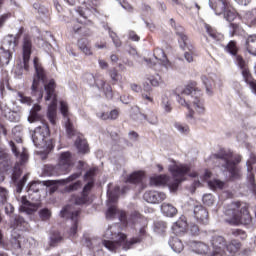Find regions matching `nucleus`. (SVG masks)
Segmentation results:
<instances>
[{"label": "nucleus", "mask_w": 256, "mask_h": 256, "mask_svg": "<svg viewBox=\"0 0 256 256\" xmlns=\"http://www.w3.org/2000/svg\"><path fill=\"white\" fill-rule=\"evenodd\" d=\"M117 199H119V186H116L114 192L108 190V210L106 212L107 219H113L115 215H118L119 220L125 227H133L137 231H139V236L127 240V235L121 233L119 231V226L114 224L109 226L108 229L104 232V239L102 245H104L108 251L115 252L119 247H122L124 251H129V249H133V245H137V243H141L143 241V237L147 235V219L141 216V214L132 215L129 220H127V214L123 211L117 210L113 203H117Z\"/></svg>", "instance_id": "obj_1"}, {"label": "nucleus", "mask_w": 256, "mask_h": 256, "mask_svg": "<svg viewBox=\"0 0 256 256\" xmlns=\"http://www.w3.org/2000/svg\"><path fill=\"white\" fill-rule=\"evenodd\" d=\"M231 234L233 235V237H238L239 239H247V234L245 233V231L241 230V229H233L231 231Z\"/></svg>", "instance_id": "obj_52"}, {"label": "nucleus", "mask_w": 256, "mask_h": 256, "mask_svg": "<svg viewBox=\"0 0 256 256\" xmlns=\"http://www.w3.org/2000/svg\"><path fill=\"white\" fill-rule=\"evenodd\" d=\"M143 199L147 203H152V204L162 203V201H165L167 199V194H165V192H159V191H147L144 193Z\"/></svg>", "instance_id": "obj_18"}, {"label": "nucleus", "mask_w": 256, "mask_h": 256, "mask_svg": "<svg viewBox=\"0 0 256 256\" xmlns=\"http://www.w3.org/2000/svg\"><path fill=\"white\" fill-rule=\"evenodd\" d=\"M20 211L22 213H27V215H32V213H35L37 209H39V202L31 203L27 200V197L21 198V205H20Z\"/></svg>", "instance_id": "obj_22"}, {"label": "nucleus", "mask_w": 256, "mask_h": 256, "mask_svg": "<svg viewBox=\"0 0 256 256\" xmlns=\"http://www.w3.org/2000/svg\"><path fill=\"white\" fill-rule=\"evenodd\" d=\"M33 53V42L29 36L24 37L22 42V59L23 61L16 65L14 69V75L16 79H21L23 77V69L29 70V61L31 59V54Z\"/></svg>", "instance_id": "obj_9"}, {"label": "nucleus", "mask_w": 256, "mask_h": 256, "mask_svg": "<svg viewBox=\"0 0 256 256\" xmlns=\"http://www.w3.org/2000/svg\"><path fill=\"white\" fill-rule=\"evenodd\" d=\"M0 117H5L8 119V121H11L12 123H19L21 121V114L17 111H11L4 109V114L0 115Z\"/></svg>", "instance_id": "obj_32"}, {"label": "nucleus", "mask_w": 256, "mask_h": 256, "mask_svg": "<svg viewBox=\"0 0 256 256\" xmlns=\"http://www.w3.org/2000/svg\"><path fill=\"white\" fill-rule=\"evenodd\" d=\"M15 37L12 35L4 38L2 47L0 48V66L9 65L13 54L10 49H15Z\"/></svg>", "instance_id": "obj_10"}, {"label": "nucleus", "mask_w": 256, "mask_h": 256, "mask_svg": "<svg viewBox=\"0 0 256 256\" xmlns=\"http://www.w3.org/2000/svg\"><path fill=\"white\" fill-rule=\"evenodd\" d=\"M60 111L64 117L66 132L68 133L69 137H72V135L74 134L73 124L71 123V120L69 119V106L66 104L65 101L60 102Z\"/></svg>", "instance_id": "obj_19"}, {"label": "nucleus", "mask_w": 256, "mask_h": 256, "mask_svg": "<svg viewBox=\"0 0 256 256\" xmlns=\"http://www.w3.org/2000/svg\"><path fill=\"white\" fill-rule=\"evenodd\" d=\"M45 187V185L41 182H33L30 184L28 188V195L29 199L32 201H39L41 199V194H39V191Z\"/></svg>", "instance_id": "obj_23"}, {"label": "nucleus", "mask_w": 256, "mask_h": 256, "mask_svg": "<svg viewBox=\"0 0 256 256\" xmlns=\"http://www.w3.org/2000/svg\"><path fill=\"white\" fill-rule=\"evenodd\" d=\"M161 212L165 217H175L177 215V208L170 203H163L161 205Z\"/></svg>", "instance_id": "obj_29"}, {"label": "nucleus", "mask_w": 256, "mask_h": 256, "mask_svg": "<svg viewBox=\"0 0 256 256\" xmlns=\"http://www.w3.org/2000/svg\"><path fill=\"white\" fill-rule=\"evenodd\" d=\"M202 83L206 89L207 95L210 97L213 96V89L217 87V85H221V80L215 74H209L207 76H202Z\"/></svg>", "instance_id": "obj_15"}, {"label": "nucleus", "mask_w": 256, "mask_h": 256, "mask_svg": "<svg viewBox=\"0 0 256 256\" xmlns=\"http://www.w3.org/2000/svg\"><path fill=\"white\" fill-rule=\"evenodd\" d=\"M18 96H19L20 103H24L25 105H32L33 104V100L31 99V97L24 96L21 93H19Z\"/></svg>", "instance_id": "obj_57"}, {"label": "nucleus", "mask_w": 256, "mask_h": 256, "mask_svg": "<svg viewBox=\"0 0 256 256\" xmlns=\"http://www.w3.org/2000/svg\"><path fill=\"white\" fill-rule=\"evenodd\" d=\"M206 33L213 39V41H221L223 39V34L218 33L217 30L213 29L209 24L204 25Z\"/></svg>", "instance_id": "obj_36"}, {"label": "nucleus", "mask_w": 256, "mask_h": 256, "mask_svg": "<svg viewBox=\"0 0 256 256\" xmlns=\"http://www.w3.org/2000/svg\"><path fill=\"white\" fill-rule=\"evenodd\" d=\"M44 173L45 175H48V177L51 176H59V175H65V173L61 170L59 167V164L56 166L53 165H46L44 167Z\"/></svg>", "instance_id": "obj_30"}, {"label": "nucleus", "mask_w": 256, "mask_h": 256, "mask_svg": "<svg viewBox=\"0 0 256 256\" xmlns=\"http://www.w3.org/2000/svg\"><path fill=\"white\" fill-rule=\"evenodd\" d=\"M149 67H155V65H163V67H169V60L165 55V51L161 48H156L154 50L153 58L146 60Z\"/></svg>", "instance_id": "obj_14"}, {"label": "nucleus", "mask_w": 256, "mask_h": 256, "mask_svg": "<svg viewBox=\"0 0 256 256\" xmlns=\"http://www.w3.org/2000/svg\"><path fill=\"white\" fill-rule=\"evenodd\" d=\"M241 249V242L237 240H232L229 244L226 242L225 254L226 256L235 255L237 251Z\"/></svg>", "instance_id": "obj_28"}, {"label": "nucleus", "mask_w": 256, "mask_h": 256, "mask_svg": "<svg viewBox=\"0 0 256 256\" xmlns=\"http://www.w3.org/2000/svg\"><path fill=\"white\" fill-rule=\"evenodd\" d=\"M202 201H203L204 205H207V207H211V205H213V203H215V198H213V194H205L202 197Z\"/></svg>", "instance_id": "obj_50"}, {"label": "nucleus", "mask_w": 256, "mask_h": 256, "mask_svg": "<svg viewBox=\"0 0 256 256\" xmlns=\"http://www.w3.org/2000/svg\"><path fill=\"white\" fill-rule=\"evenodd\" d=\"M165 229H167V223L164 221H157L154 224V231L156 233H165Z\"/></svg>", "instance_id": "obj_47"}, {"label": "nucleus", "mask_w": 256, "mask_h": 256, "mask_svg": "<svg viewBox=\"0 0 256 256\" xmlns=\"http://www.w3.org/2000/svg\"><path fill=\"white\" fill-rule=\"evenodd\" d=\"M256 163V155L254 153L250 154V158L246 162L247 165V179L249 180L251 185H255V175L253 174V166Z\"/></svg>", "instance_id": "obj_26"}, {"label": "nucleus", "mask_w": 256, "mask_h": 256, "mask_svg": "<svg viewBox=\"0 0 256 256\" xmlns=\"http://www.w3.org/2000/svg\"><path fill=\"white\" fill-rule=\"evenodd\" d=\"M109 35H110V38L112 39L115 47H121V40L119 39L117 34L110 30L109 31Z\"/></svg>", "instance_id": "obj_55"}, {"label": "nucleus", "mask_w": 256, "mask_h": 256, "mask_svg": "<svg viewBox=\"0 0 256 256\" xmlns=\"http://www.w3.org/2000/svg\"><path fill=\"white\" fill-rule=\"evenodd\" d=\"M225 221L229 225H251L253 218L249 213V205L243 202H232L225 211Z\"/></svg>", "instance_id": "obj_6"}, {"label": "nucleus", "mask_w": 256, "mask_h": 256, "mask_svg": "<svg viewBox=\"0 0 256 256\" xmlns=\"http://www.w3.org/2000/svg\"><path fill=\"white\" fill-rule=\"evenodd\" d=\"M75 145L80 153H89V145L87 144V140L78 137L75 141Z\"/></svg>", "instance_id": "obj_37"}, {"label": "nucleus", "mask_w": 256, "mask_h": 256, "mask_svg": "<svg viewBox=\"0 0 256 256\" xmlns=\"http://www.w3.org/2000/svg\"><path fill=\"white\" fill-rule=\"evenodd\" d=\"M208 186L213 191H217V189H223V187H225V182L218 179H214V180L208 181Z\"/></svg>", "instance_id": "obj_40"}, {"label": "nucleus", "mask_w": 256, "mask_h": 256, "mask_svg": "<svg viewBox=\"0 0 256 256\" xmlns=\"http://www.w3.org/2000/svg\"><path fill=\"white\" fill-rule=\"evenodd\" d=\"M4 205H5L4 209H5L6 215H11V213L15 211V208L10 203L6 202Z\"/></svg>", "instance_id": "obj_60"}, {"label": "nucleus", "mask_w": 256, "mask_h": 256, "mask_svg": "<svg viewBox=\"0 0 256 256\" xmlns=\"http://www.w3.org/2000/svg\"><path fill=\"white\" fill-rule=\"evenodd\" d=\"M12 16L13 14H11V12H7L0 15V29H3L7 21H9V19H11Z\"/></svg>", "instance_id": "obj_51"}, {"label": "nucleus", "mask_w": 256, "mask_h": 256, "mask_svg": "<svg viewBox=\"0 0 256 256\" xmlns=\"http://www.w3.org/2000/svg\"><path fill=\"white\" fill-rule=\"evenodd\" d=\"M99 89H103L106 97H108V99H111V97H113V94L111 93V86H107L105 88V81H101L99 84H97Z\"/></svg>", "instance_id": "obj_49"}, {"label": "nucleus", "mask_w": 256, "mask_h": 256, "mask_svg": "<svg viewBox=\"0 0 256 256\" xmlns=\"http://www.w3.org/2000/svg\"><path fill=\"white\" fill-rule=\"evenodd\" d=\"M15 239V241H17L14 244V249H31V246L35 243V240H33V238L30 239H25L23 238L21 235L14 236L12 235Z\"/></svg>", "instance_id": "obj_25"}, {"label": "nucleus", "mask_w": 256, "mask_h": 256, "mask_svg": "<svg viewBox=\"0 0 256 256\" xmlns=\"http://www.w3.org/2000/svg\"><path fill=\"white\" fill-rule=\"evenodd\" d=\"M81 187H82L81 181H77L67 186L64 191L65 193H73V191H78V189H81Z\"/></svg>", "instance_id": "obj_48"}, {"label": "nucleus", "mask_w": 256, "mask_h": 256, "mask_svg": "<svg viewBox=\"0 0 256 256\" xmlns=\"http://www.w3.org/2000/svg\"><path fill=\"white\" fill-rule=\"evenodd\" d=\"M78 49L84 53V55H93V51L91 50V45L89 44V40L80 39L78 41Z\"/></svg>", "instance_id": "obj_35"}, {"label": "nucleus", "mask_w": 256, "mask_h": 256, "mask_svg": "<svg viewBox=\"0 0 256 256\" xmlns=\"http://www.w3.org/2000/svg\"><path fill=\"white\" fill-rule=\"evenodd\" d=\"M71 165H73V155L71 152L66 151L62 152L58 159L59 168L65 173H69V169H71Z\"/></svg>", "instance_id": "obj_17"}, {"label": "nucleus", "mask_w": 256, "mask_h": 256, "mask_svg": "<svg viewBox=\"0 0 256 256\" xmlns=\"http://www.w3.org/2000/svg\"><path fill=\"white\" fill-rule=\"evenodd\" d=\"M246 49L250 55L256 56V34L249 35L246 38Z\"/></svg>", "instance_id": "obj_31"}, {"label": "nucleus", "mask_w": 256, "mask_h": 256, "mask_svg": "<svg viewBox=\"0 0 256 256\" xmlns=\"http://www.w3.org/2000/svg\"><path fill=\"white\" fill-rule=\"evenodd\" d=\"M108 75H109L110 79L112 81H114V83H117L119 81V72H117V70H115V69L109 70Z\"/></svg>", "instance_id": "obj_58"}, {"label": "nucleus", "mask_w": 256, "mask_h": 256, "mask_svg": "<svg viewBox=\"0 0 256 256\" xmlns=\"http://www.w3.org/2000/svg\"><path fill=\"white\" fill-rule=\"evenodd\" d=\"M211 246L209 256L225 255V249L227 248V240L223 236H213L211 239Z\"/></svg>", "instance_id": "obj_13"}, {"label": "nucleus", "mask_w": 256, "mask_h": 256, "mask_svg": "<svg viewBox=\"0 0 256 256\" xmlns=\"http://www.w3.org/2000/svg\"><path fill=\"white\" fill-rule=\"evenodd\" d=\"M140 117H143V119H147L148 123H150V125H157V123H159V120L157 119V115H155V113L150 112L148 115L145 114H139Z\"/></svg>", "instance_id": "obj_44"}, {"label": "nucleus", "mask_w": 256, "mask_h": 256, "mask_svg": "<svg viewBox=\"0 0 256 256\" xmlns=\"http://www.w3.org/2000/svg\"><path fill=\"white\" fill-rule=\"evenodd\" d=\"M38 215L41 221H49V219H51L52 213L50 209L42 208L39 210Z\"/></svg>", "instance_id": "obj_42"}, {"label": "nucleus", "mask_w": 256, "mask_h": 256, "mask_svg": "<svg viewBox=\"0 0 256 256\" xmlns=\"http://www.w3.org/2000/svg\"><path fill=\"white\" fill-rule=\"evenodd\" d=\"M174 129H176L178 133H181V135H187L189 133V126L181 122H175Z\"/></svg>", "instance_id": "obj_41"}, {"label": "nucleus", "mask_w": 256, "mask_h": 256, "mask_svg": "<svg viewBox=\"0 0 256 256\" xmlns=\"http://www.w3.org/2000/svg\"><path fill=\"white\" fill-rule=\"evenodd\" d=\"M194 219L197 223L207 225L209 223V212L202 205L194 207Z\"/></svg>", "instance_id": "obj_21"}, {"label": "nucleus", "mask_w": 256, "mask_h": 256, "mask_svg": "<svg viewBox=\"0 0 256 256\" xmlns=\"http://www.w3.org/2000/svg\"><path fill=\"white\" fill-rule=\"evenodd\" d=\"M189 245L194 253H197L198 255H208L209 256L210 248H209V246H207V244H205L203 242L190 241Z\"/></svg>", "instance_id": "obj_24"}, {"label": "nucleus", "mask_w": 256, "mask_h": 256, "mask_svg": "<svg viewBox=\"0 0 256 256\" xmlns=\"http://www.w3.org/2000/svg\"><path fill=\"white\" fill-rule=\"evenodd\" d=\"M176 101L183 107H187V119L190 123H195L193 115L196 113H205V104L201 99V92L197 91V82H191L186 85L180 94L176 95ZM194 110V111H193Z\"/></svg>", "instance_id": "obj_3"}, {"label": "nucleus", "mask_w": 256, "mask_h": 256, "mask_svg": "<svg viewBox=\"0 0 256 256\" xmlns=\"http://www.w3.org/2000/svg\"><path fill=\"white\" fill-rule=\"evenodd\" d=\"M169 246L171 247L172 251L175 253H181L183 251V242L179 240L176 236L170 238L169 240Z\"/></svg>", "instance_id": "obj_34"}, {"label": "nucleus", "mask_w": 256, "mask_h": 256, "mask_svg": "<svg viewBox=\"0 0 256 256\" xmlns=\"http://www.w3.org/2000/svg\"><path fill=\"white\" fill-rule=\"evenodd\" d=\"M162 106L166 113H171V102L167 96L162 97Z\"/></svg>", "instance_id": "obj_53"}, {"label": "nucleus", "mask_w": 256, "mask_h": 256, "mask_svg": "<svg viewBox=\"0 0 256 256\" xmlns=\"http://www.w3.org/2000/svg\"><path fill=\"white\" fill-rule=\"evenodd\" d=\"M246 21L250 27H256V8L248 11L245 15Z\"/></svg>", "instance_id": "obj_39"}, {"label": "nucleus", "mask_w": 256, "mask_h": 256, "mask_svg": "<svg viewBox=\"0 0 256 256\" xmlns=\"http://www.w3.org/2000/svg\"><path fill=\"white\" fill-rule=\"evenodd\" d=\"M229 0H209V6L215 15H223L226 9H229Z\"/></svg>", "instance_id": "obj_20"}, {"label": "nucleus", "mask_w": 256, "mask_h": 256, "mask_svg": "<svg viewBox=\"0 0 256 256\" xmlns=\"http://www.w3.org/2000/svg\"><path fill=\"white\" fill-rule=\"evenodd\" d=\"M39 111H41V105L35 104L30 110V115L28 117L29 123H35V121H39V119H41Z\"/></svg>", "instance_id": "obj_33"}, {"label": "nucleus", "mask_w": 256, "mask_h": 256, "mask_svg": "<svg viewBox=\"0 0 256 256\" xmlns=\"http://www.w3.org/2000/svg\"><path fill=\"white\" fill-rule=\"evenodd\" d=\"M143 177H145V172H134L127 178L126 183H141V181H143Z\"/></svg>", "instance_id": "obj_38"}, {"label": "nucleus", "mask_w": 256, "mask_h": 256, "mask_svg": "<svg viewBox=\"0 0 256 256\" xmlns=\"http://www.w3.org/2000/svg\"><path fill=\"white\" fill-rule=\"evenodd\" d=\"M171 25L174 27L176 31V35L178 36V43L180 49L182 51H193V45L191 44V40H189V37L185 34V29L181 25H177L175 23V20H170Z\"/></svg>", "instance_id": "obj_12"}, {"label": "nucleus", "mask_w": 256, "mask_h": 256, "mask_svg": "<svg viewBox=\"0 0 256 256\" xmlns=\"http://www.w3.org/2000/svg\"><path fill=\"white\" fill-rule=\"evenodd\" d=\"M95 173H97V168H91L86 172L84 179L88 181V183L84 186L81 196L75 199L76 205H85V203L89 202V192L93 187V177H95Z\"/></svg>", "instance_id": "obj_11"}, {"label": "nucleus", "mask_w": 256, "mask_h": 256, "mask_svg": "<svg viewBox=\"0 0 256 256\" xmlns=\"http://www.w3.org/2000/svg\"><path fill=\"white\" fill-rule=\"evenodd\" d=\"M108 113H109L110 120H115V119H117V117H119V111H117V110H112Z\"/></svg>", "instance_id": "obj_64"}, {"label": "nucleus", "mask_w": 256, "mask_h": 256, "mask_svg": "<svg viewBox=\"0 0 256 256\" xmlns=\"http://www.w3.org/2000/svg\"><path fill=\"white\" fill-rule=\"evenodd\" d=\"M22 131L23 128L21 126H15L12 129V134L14 135V137H16V143L14 141H10V147L12 153L18 159V163L14 167V179H17L19 175H21V168H19V164L25 165V163L29 161V155L27 154V150L25 149V147H23V144L21 143Z\"/></svg>", "instance_id": "obj_7"}, {"label": "nucleus", "mask_w": 256, "mask_h": 256, "mask_svg": "<svg viewBox=\"0 0 256 256\" xmlns=\"http://www.w3.org/2000/svg\"><path fill=\"white\" fill-rule=\"evenodd\" d=\"M216 159L219 167L228 173L229 179H239L241 177V168L237 167V163H241V156H234L229 150H222L211 156Z\"/></svg>", "instance_id": "obj_5"}, {"label": "nucleus", "mask_w": 256, "mask_h": 256, "mask_svg": "<svg viewBox=\"0 0 256 256\" xmlns=\"http://www.w3.org/2000/svg\"><path fill=\"white\" fill-rule=\"evenodd\" d=\"M191 235H199V226L193 224L190 226Z\"/></svg>", "instance_id": "obj_63"}, {"label": "nucleus", "mask_w": 256, "mask_h": 256, "mask_svg": "<svg viewBox=\"0 0 256 256\" xmlns=\"http://www.w3.org/2000/svg\"><path fill=\"white\" fill-rule=\"evenodd\" d=\"M63 238L61 237V235H52L50 237V245L51 247H55V245H57V243H60V241L62 240Z\"/></svg>", "instance_id": "obj_59"}, {"label": "nucleus", "mask_w": 256, "mask_h": 256, "mask_svg": "<svg viewBox=\"0 0 256 256\" xmlns=\"http://www.w3.org/2000/svg\"><path fill=\"white\" fill-rule=\"evenodd\" d=\"M34 68L36 71V77L33 79L31 86V95L37 97V101L43 99V87L46 92L45 101H50L48 106L47 118L52 125L57 123V94H55V80H50L45 84V71L41 64H39V58L35 57L33 60Z\"/></svg>", "instance_id": "obj_2"}, {"label": "nucleus", "mask_w": 256, "mask_h": 256, "mask_svg": "<svg viewBox=\"0 0 256 256\" xmlns=\"http://www.w3.org/2000/svg\"><path fill=\"white\" fill-rule=\"evenodd\" d=\"M223 14L224 19H226V21H229V23H231V21H235V18L237 17L235 11L231 10V5L228 6V9H226Z\"/></svg>", "instance_id": "obj_45"}, {"label": "nucleus", "mask_w": 256, "mask_h": 256, "mask_svg": "<svg viewBox=\"0 0 256 256\" xmlns=\"http://www.w3.org/2000/svg\"><path fill=\"white\" fill-rule=\"evenodd\" d=\"M168 171L172 174L173 179L167 175L153 176L150 178V185L152 187H164V185H167L170 191H177L179 184L185 181V175L191 171V166L173 162L169 165Z\"/></svg>", "instance_id": "obj_4"}, {"label": "nucleus", "mask_w": 256, "mask_h": 256, "mask_svg": "<svg viewBox=\"0 0 256 256\" xmlns=\"http://www.w3.org/2000/svg\"><path fill=\"white\" fill-rule=\"evenodd\" d=\"M187 227V220H185V218H180V220L173 224L172 231L175 235H181V233H185V231H187Z\"/></svg>", "instance_id": "obj_27"}, {"label": "nucleus", "mask_w": 256, "mask_h": 256, "mask_svg": "<svg viewBox=\"0 0 256 256\" xmlns=\"http://www.w3.org/2000/svg\"><path fill=\"white\" fill-rule=\"evenodd\" d=\"M9 154L0 147V163L4 165V167H9Z\"/></svg>", "instance_id": "obj_46"}, {"label": "nucleus", "mask_w": 256, "mask_h": 256, "mask_svg": "<svg viewBox=\"0 0 256 256\" xmlns=\"http://www.w3.org/2000/svg\"><path fill=\"white\" fill-rule=\"evenodd\" d=\"M12 219H13L14 229H17V227H19L25 223V219H23V217H21V216H14Z\"/></svg>", "instance_id": "obj_54"}, {"label": "nucleus", "mask_w": 256, "mask_h": 256, "mask_svg": "<svg viewBox=\"0 0 256 256\" xmlns=\"http://www.w3.org/2000/svg\"><path fill=\"white\" fill-rule=\"evenodd\" d=\"M195 48L192 47V50L186 49L184 50V59L187 61V63H193V51Z\"/></svg>", "instance_id": "obj_56"}, {"label": "nucleus", "mask_w": 256, "mask_h": 256, "mask_svg": "<svg viewBox=\"0 0 256 256\" xmlns=\"http://www.w3.org/2000/svg\"><path fill=\"white\" fill-rule=\"evenodd\" d=\"M85 79L90 85H93V83H95V76L91 73L86 74Z\"/></svg>", "instance_id": "obj_62"}, {"label": "nucleus", "mask_w": 256, "mask_h": 256, "mask_svg": "<svg viewBox=\"0 0 256 256\" xmlns=\"http://www.w3.org/2000/svg\"><path fill=\"white\" fill-rule=\"evenodd\" d=\"M32 141L38 149H42V153H49L53 149V142L49 139V126L42 124L36 127L32 134Z\"/></svg>", "instance_id": "obj_8"}, {"label": "nucleus", "mask_w": 256, "mask_h": 256, "mask_svg": "<svg viewBox=\"0 0 256 256\" xmlns=\"http://www.w3.org/2000/svg\"><path fill=\"white\" fill-rule=\"evenodd\" d=\"M61 217H69L73 222L72 227L70 228L69 235L70 237H75V234L77 233V217H79V211L71 212V206H66L63 208V210L60 212Z\"/></svg>", "instance_id": "obj_16"}, {"label": "nucleus", "mask_w": 256, "mask_h": 256, "mask_svg": "<svg viewBox=\"0 0 256 256\" xmlns=\"http://www.w3.org/2000/svg\"><path fill=\"white\" fill-rule=\"evenodd\" d=\"M9 201V190L0 186V205H5Z\"/></svg>", "instance_id": "obj_43"}, {"label": "nucleus", "mask_w": 256, "mask_h": 256, "mask_svg": "<svg viewBox=\"0 0 256 256\" xmlns=\"http://www.w3.org/2000/svg\"><path fill=\"white\" fill-rule=\"evenodd\" d=\"M98 65L100 69H108L109 68V63L103 59H98Z\"/></svg>", "instance_id": "obj_61"}]
</instances>
